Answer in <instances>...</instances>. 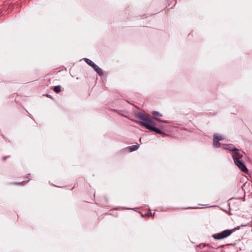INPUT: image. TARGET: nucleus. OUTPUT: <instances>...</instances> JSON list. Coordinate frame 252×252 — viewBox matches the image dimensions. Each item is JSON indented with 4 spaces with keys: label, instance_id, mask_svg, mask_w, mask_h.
Instances as JSON below:
<instances>
[{
    "label": "nucleus",
    "instance_id": "nucleus-1",
    "mask_svg": "<svg viewBox=\"0 0 252 252\" xmlns=\"http://www.w3.org/2000/svg\"><path fill=\"white\" fill-rule=\"evenodd\" d=\"M135 123L139 124L141 126L145 127L146 128L149 129L151 131H154L157 133L158 134H161L162 133L161 130L159 129L156 128L155 126L156 125V123L154 122L153 124H146L142 122H139L137 121H134Z\"/></svg>",
    "mask_w": 252,
    "mask_h": 252
},
{
    "label": "nucleus",
    "instance_id": "nucleus-2",
    "mask_svg": "<svg viewBox=\"0 0 252 252\" xmlns=\"http://www.w3.org/2000/svg\"><path fill=\"white\" fill-rule=\"evenodd\" d=\"M235 165L240 169L242 172L246 174H248L249 170L246 166L244 162L239 158H236L234 156H232Z\"/></svg>",
    "mask_w": 252,
    "mask_h": 252
},
{
    "label": "nucleus",
    "instance_id": "nucleus-3",
    "mask_svg": "<svg viewBox=\"0 0 252 252\" xmlns=\"http://www.w3.org/2000/svg\"><path fill=\"white\" fill-rule=\"evenodd\" d=\"M235 229H230V230H229V229L225 230L220 233H218L214 234L213 235V237L215 239H217V240H220V239H222L228 237L229 236H230L233 232V230H235Z\"/></svg>",
    "mask_w": 252,
    "mask_h": 252
},
{
    "label": "nucleus",
    "instance_id": "nucleus-4",
    "mask_svg": "<svg viewBox=\"0 0 252 252\" xmlns=\"http://www.w3.org/2000/svg\"><path fill=\"white\" fill-rule=\"evenodd\" d=\"M136 117L139 119L143 121L144 123L153 124L154 121L152 120L149 115H147L142 113H138L136 114Z\"/></svg>",
    "mask_w": 252,
    "mask_h": 252
},
{
    "label": "nucleus",
    "instance_id": "nucleus-5",
    "mask_svg": "<svg viewBox=\"0 0 252 252\" xmlns=\"http://www.w3.org/2000/svg\"><path fill=\"white\" fill-rule=\"evenodd\" d=\"M223 139L222 137L218 134H215L214 135V139H213V146L215 148H219L220 146V144L219 141Z\"/></svg>",
    "mask_w": 252,
    "mask_h": 252
},
{
    "label": "nucleus",
    "instance_id": "nucleus-6",
    "mask_svg": "<svg viewBox=\"0 0 252 252\" xmlns=\"http://www.w3.org/2000/svg\"><path fill=\"white\" fill-rule=\"evenodd\" d=\"M235 155H234L236 158H239L240 159H241V158L243 157L244 153L243 152H240L239 150L237 148L234 151Z\"/></svg>",
    "mask_w": 252,
    "mask_h": 252
},
{
    "label": "nucleus",
    "instance_id": "nucleus-7",
    "mask_svg": "<svg viewBox=\"0 0 252 252\" xmlns=\"http://www.w3.org/2000/svg\"><path fill=\"white\" fill-rule=\"evenodd\" d=\"M223 147L225 149L228 150H229L230 151H233V152H234V151L236 149L232 144L224 145H223Z\"/></svg>",
    "mask_w": 252,
    "mask_h": 252
},
{
    "label": "nucleus",
    "instance_id": "nucleus-8",
    "mask_svg": "<svg viewBox=\"0 0 252 252\" xmlns=\"http://www.w3.org/2000/svg\"><path fill=\"white\" fill-rule=\"evenodd\" d=\"M93 68L99 75H103V72L102 69L100 68H99L97 65L95 64Z\"/></svg>",
    "mask_w": 252,
    "mask_h": 252
},
{
    "label": "nucleus",
    "instance_id": "nucleus-9",
    "mask_svg": "<svg viewBox=\"0 0 252 252\" xmlns=\"http://www.w3.org/2000/svg\"><path fill=\"white\" fill-rule=\"evenodd\" d=\"M85 61L87 64L91 66L92 67H93L94 65L95 64L93 62H92L91 60L89 59L86 58L85 59Z\"/></svg>",
    "mask_w": 252,
    "mask_h": 252
},
{
    "label": "nucleus",
    "instance_id": "nucleus-10",
    "mask_svg": "<svg viewBox=\"0 0 252 252\" xmlns=\"http://www.w3.org/2000/svg\"><path fill=\"white\" fill-rule=\"evenodd\" d=\"M139 147V145H135L131 146L129 147V151L132 152V151H136L138 149Z\"/></svg>",
    "mask_w": 252,
    "mask_h": 252
},
{
    "label": "nucleus",
    "instance_id": "nucleus-11",
    "mask_svg": "<svg viewBox=\"0 0 252 252\" xmlns=\"http://www.w3.org/2000/svg\"><path fill=\"white\" fill-rule=\"evenodd\" d=\"M54 91L57 93H60L61 91V87L59 85L55 86L54 88Z\"/></svg>",
    "mask_w": 252,
    "mask_h": 252
},
{
    "label": "nucleus",
    "instance_id": "nucleus-12",
    "mask_svg": "<svg viewBox=\"0 0 252 252\" xmlns=\"http://www.w3.org/2000/svg\"><path fill=\"white\" fill-rule=\"evenodd\" d=\"M152 114L155 116H159V117H161L162 116V115L160 113H159V112H157V111H153L152 112Z\"/></svg>",
    "mask_w": 252,
    "mask_h": 252
},
{
    "label": "nucleus",
    "instance_id": "nucleus-13",
    "mask_svg": "<svg viewBox=\"0 0 252 252\" xmlns=\"http://www.w3.org/2000/svg\"><path fill=\"white\" fill-rule=\"evenodd\" d=\"M199 247H202V248H204V247H209V248H210L211 249H212V248H211V247H210L209 245H208H208H205V244H203V243H202V244H199Z\"/></svg>",
    "mask_w": 252,
    "mask_h": 252
},
{
    "label": "nucleus",
    "instance_id": "nucleus-14",
    "mask_svg": "<svg viewBox=\"0 0 252 252\" xmlns=\"http://www.w3.org/2000/svg\"><path fill=\"white\" fill-rule=\"evenodd\" d=\"M155 120L158 122H161L165 123H167V122L166 121L162 120L157 117L155 118Z\"/></svg>",
    "mask_w": 252,
    "mask_h": 252
},
{
    "label": "nucleus",
    "instance_id": "nucleus-15",
    "mask_svg": "<svg viewBox=\"0 0 252 252\" xmlns=\"http://www.w3.org/2000/svg\"><path fill=\"white\" fill-rule=\"evenodd\" d=\"M3 160H5V158H3Z\"/></svg>",
    "mask_w": 252,
    "mask_h": 252
}]
</instances>
